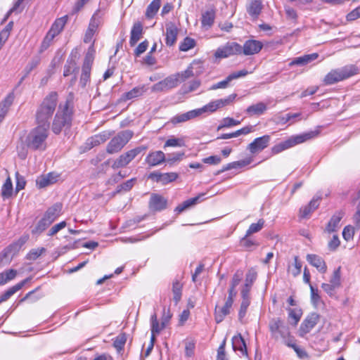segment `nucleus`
Listing matches in <instances>:
<instances>
[{
	"label": "nucleus",
	"mask_w": 360,
	"mask_h": 360,
	"mask_svg": "<svg viewBox=\"0 0 360 360\" xmlns=\"http://www.w3.org/2000/svg\"><path fill=\"white\" fill-rule=\"evenodd\" d=\"M58 103V94L56 92H51L47 95L37 108L36 112V120L38 124L49 127V120L51 118Z\"/></svg>",
	"instance_id": "obj_1"
},
{
	"label": "nucleus",
	"mask_w": 360,
	"mask_h": 360,
	"mask_svg": "<svg viewBox=\"0 0 360 360\" xmlns=\"http://www.w3.org/2000/svg\"><path fill=\"white\" fill-rule=\"evenodd\" d=\"M49 129V127L47 124L44 126L38 124L37 127L30 132L27 137V146L33 150H45Z\"/></svg>",
	"instance_id": "obj_2"
},
{
	"label": "nucleus",
	"mask_w": 360,
	"mask_h": 360,
	"mask_svg": "<svg viewBox=\"0 0 360 360\" xmlns=\"http://www.w3.org/2000/svg\"><path fill=\"white\" fill-rule=\"evenodd\" d=\"M72 122V110L69 107V102L66 101L64 105H60L59 109L56 114L52 130L56 134H59L63 128L70 127Z\"/></svg>",
	"instance_id": "obj_3"
},
{
	"label": "nucleus",
	"mask_w": 360,
	"mask_h": 360,
	"mask_svg": "<svg viewBox=\"0 0 360 360\" xmlns=\"http://www.w3.org/2000/svg\"><path fill=\"white\" fill-rule=\"evenodd\" d=\"M68 20V15H64L55 20L41 44L39 47L40 53L46 50L51 46L53 39L63 32Z\"/></svg>",
	"instance_id": "obj_4"
},
{
	"label": "nucleus",
	"mask_w": 360,
	"mask_h": 360,
	"mask_svg": "<svg viewBox=\"0 0 360 360\" xmlns=\"http://www.w3.org/2000/svg\"><path fill=\"white\" fill-rule=\"evenodd\" d=\"M357 73L358 68L355 65H346L328 72L323 79V83L326 85H331L354 76Z\"/></svg>",
	"instance_id": "obj_5"
},
{
	"label": "nucleus",
	"mask_w": 360,
	"mask_h": 360,
	"mask_svg": "<svg viewBox=\"0 0 360 360\" xmlns=\"http://www.w3.org/2000/svg\"><path fill=\"white\" fill-rule=\"evenodd\" d=\"M314 133L310 132V133H306L304 134L297 135L295 136H292L289 139L274 146L271 148V154L272 155L278 154L285 150H287L291 147L295 146L297 144L302 143L306 141L307 140L311 139L312 137H314Z\"/></svg>",
	"instance_id": "obj_6"
},
{
	"label": "nucleus",
	"mask_w": 360,
	"mask_h": 360,
	"mask_svg": "<svg viewBox=\"0 0 360 360\" xmlns=\"http://www.w3.org/2000/svg\"><path fill=\"white\" fill-rule=\"evenodd\" d=\"M132 136L133 132L129 130H125L118 133L108 143L106 148L107 153L113 154L120 151Z\"/></svg>",
	"instance_id": "obj_7"
},
{
	"label": "nucleus",
	"mask_w": 360,
	"mask_h": 360,
	"mask_svg": "<svg viewBox=\"0 0 360 360\" xmlns=\"http://www.w3.org/2000/svg\"><path fill=\"white\" fill-rule=\"evenodd\" d=\"M269 327L272 337L275 339H285L289 335L288 327L279 318L272 319L269 322Z\"/></svg>",
	"instance_id": "obj_8"
},
{
	"label": "nucleus",
	"mask_w": 360,
	"mask_h": 360,
	"mask_svg": "<svg viewBox=\"0 0 360 360\" xmlns=\"http://www.w3.org/2000/svg\"><path fill=\"white\" fill-rule=\"evenodd\" d=\"M241 53L242 46L237 43L232 42L227 43L225 46L218 48L214 53V56L219 58H224Z\"/></svg>",
	"instance_id": "obj_9"
},
{
	"label": "nucleus",
	"mask_w": 360,
	"mask_h": 360,
	"mask_svg": "<svg viewBox=\"0 0 360 360\" xmlns=\"http://www.w3.org/2000/svg\"><path fill=\"white\" fill-rule=\"evenodd\" d=\"M271 141V136L266 134L256 138L248 146V150L251 154H257L266 148Z\"/></svg>",
	"instance_id": "obj_10"
},
{
	"label": "nucleus",
	"mask_w": 360,
	"mask_h": 360,
	"mask_svg": "<svg viewBox=\"0 0 360 360\" xmlns=\"http://www.w3.org/2000/svg\"><path fill=\"white\" fill-rule=\"evenodd\" d=\"M179 84L178 75H172L153 86L155 91H165L176 87Z\"/></svg>",
	"instance_id": "obj_11"
},
{
	"label": "nucleus",
	"mask_w": 360,
	"mask_h": 360,
	"mask_svg": "<svg viewBox=\"0 0 360 360\" xmlns=\"http://www.w3.org/2000/svg\"><path fill=\"white\" fill-rule=\"evenodd\" d=\"M319 319V316L316 313H312L309 315L300 326V335L304 336L305 334L308 333L316 325Z\"/></svg>",
	"instance_id": "obj_12"
},
{
	"label": "nucleus",
	"mask_w": 360,
	"mask_h": 360,
	"mask_svg": "<svg viewBox=\"0 0 360 360\" xmlns=\"http://www.w3.org/2000/svg\"><path fill=\"white\" fill-rule=\"evenodd\" d=\"M245 7L247 13L253 19H257L263 9L262 0H248Z\"/></svg>",
	"instance_id": "obj_13"
},
{
	"label": "nucleus",
	"mask_w": 360,
	"mask_h": 360,
	"mask_svg": "<svg viewBox=\"0 0 360 360\" xmlns=\"http://www.w3.org/2000/svg\"><path fill=\"white\" fill-rule=\"evenodd\" d=\"M262 44L257 40H248L242 47V53L245 55H253L257 53L262 49Z\"/></svg>",
	"instance_id": "obj_14"
},
{
	"label": "nucleus",
	"mask_w": 360,
	"mask_h": 360,
	"mask_svg": "<svg viewBox=\"0 0 360 360\" xmlns=\"http://www.w3.org/2000/svg\"><path fill=\"white\" fill-rule=\"evenodd\" d=\"M58 179L59 175L58 174L50 172L38 177L36 184L39 188H42L57 182Z\"/></svg>",
	"instance_id": "obj_15"
},
{
	"label": "nucleus",
	"mask_w": 360,
	"mask_h": 360,
	"mask_svg": "<svg viewBox=\"0 0 360 360\" xmlns=\"http://www.w3.org/2000/svg\"><path fill=\"white\" fill-rule=\"evenodd\" d=\"M167 202V201L164 197L158 194H153L150 199L149 206L152 210L160 211L166 208Z\"/></svg>",
	"instance_id": "obj_16"
},
{
	"label": "nucleus",
	"mask_w": 360,
	"mask_h": 360,
	"mask_svg": "<svg viewBox=\"0 0 360 360\" xmlns=\"http://www.w3.org/2000/svg\"><path fill=\"white\" fill-rule=\"evenodd\" d=\"M307 261L317 270L321 273H325L327 266L324 260L320 256L315 254H308L307 255Z\"/></svg>",
	"instance_id": "obj_17"
},
{
	"label": "nucleus",
	"mask_w": 360,
	"mask_h": 360,
	"mask_svg": "<svg viewBox=\"0 0 360 360\" xmlns=\"http://www.w3.org/2000/svg\"><path fill=\"white\" fill-rule=\"evenodd\" d=\"M199 116V112L196 109L190 110L185 113L178 114L172 117L171 122L174 124H180L194 119Z\"/></svg>",
	"instance_id": "obj_18"
},
{
	"label": "nucleus",
	"mask_w": 360,
	"mask_h": 360,
	"mask_svg": "<svg viewBox=\"0 0 360 360\" xmlns=\"http://www.w3.org/2000/svg\"><path fill=\"white\" fill-rule=\"evenodd\" d=\"M165 161V155L160 150L150 153L146 158V163L150 167L157 166Z\"/></svg>",
	"instance_id": "obj_19"
},
{
	"label": "nucleus",
	"mask_w": 360,
	"mask_h": 360,
	"mask_svg": "<svg viewBox=\"0 0 360 360\" xmlns=\"http://www.w3.org/2000/svg\"><path fill=\"white\" fill-rule=\"evenodd\" d=\"M178 34V29L173 23H169L166 26V41L165 43L167 46H173L176 41Z\"/></svg>",
	"instance_id": "obj_20"
},
{
	"label": "nucleus",
	"mask_w": 360,
	"mask_h": 360,
	"mask_svg": "<svg viewBox=\"0 0 360 360\" xmlns=\"http://www.w3.org/2000/svg\"><path fill=\"white\" fill-rule=\"evenodd\" d=\"M232 346L233 350H238L243 356L248 355L247 346L242 335L238 333L232 338Z\"/></svg>",
	"instance_id": "obj_21"
},
{
	"label": "nucleus",
	"mask_w": 360,
	"mask_h": 360,
	"mask_svg": "<svg viewBox=\"0 0 360 360\" xmlns=\"http://www.w3.org/2000/svg\"><path fill=\"white\" fill-rule=\"evenodd\" d=\"M319 57V54L316 53H313L311 54L304 55L300 57H297L294 58L290 63V66L293 65H305L311 61L316 60Z\"/></svg>",
	"instance_id": "obj_22"
},
{
	"label": "nucleus",
	"mask_w": 360,
	"mask_h": 360,
	"mask_svg": "<svg viewBox=\"0 0 360 360\" xmlns=\"http://www.w3.org/2000/svg\"><path fill=\"white\" fill-rule=\"evenodd\" d=\"M61 210L62 205L60 203L54 204L46 210L44 217L52 224L60 216Z\"/></svg>",
	"instance_id": "obj_23"
},
{
	"label": "nucleus",
	"mask_w": 360,
	"mask_h": 360,
	"mask_svg": "<svg viewBox=\"0 0 360 360\" xmlns=\"http://www.w3.org/2000/svg\"><path fill=\"white\" fill-rule=\"evenodd\" d=\"M142 33V24L139 22L134 23L131 30V35L129 39V44L131 46H134L141 39Z\"/></svg>",
	"instance_id": "obj_24"
},
{
	"label": "nucleus",
	"mask_w": 360,
	"mask_h": 360,
	"mask_svg": "<svg viewBox=\"0 0 360 360\" xmlns=\"http://www.w3.org/2000/svg\"><path fill=\"white\" fill-rule=\"evenodd\" d=\"M215 19V11L212 8L202 14L201 24L205 30L210 29L214 24Z\"/></svg>",
	"instance_id": "obj_25"
},
{
	"label": "nucleus",
	"mask_w": 360,
	"mask_h": 360,
	"mask_svg": "<svg viewBox=\"0 0 360 360\" xmlns=\"http://www.w3.org/2000/svg\"><path fill=\"white\" fill-rule=\"evenodd\" d=\"M343 215L344 213L342 211L335 212L328 223L326 231L329 233L336 231L339 228V224Z\"/></svg>",
	"instance_id": "obj_26"
},
{
	"label": "nucleus",
	"mask_w": 360,
	"mask_h": 360,
	"mask_svg": "<svg viewBox=\"0 0 360 360\" xmlns=\"http://www.w3.org/2000/svg\"><path fill=\"white\" fill-rule=\"evenodd\" d=\"M28 279H25L20 283H17L16 285L12 286L9 289H8L3 295L0 297V303L6 301L8 300L13 295H14L17 291L20 290L22 286L27 282Z\"/></svg>",
	"instance_id": "obj_27"
},
{
	"label": "nucleus",
	"mask_w": 360,
	"mask_h": 360,
	"mask_svg": "<svg viewBox=\"0 0 360 360\" xmlns=\"http://www.w3.org/2000/svg\"><path fill=\"white\" fill-rule=\"evenodd\" d=\"M267 110L266 105L263 102L250 105L246 109V112L250 115H261Z\"/></svg>",
	"instance_id": "obj_28"
},
{
	"label": "nucleus",
	"mask_w": 360,
	"mask_h": 360,
	"mask_svg": "<svg viewBox=\"0 0 360 360\" xmlns=\"http://www.w3.org/2000/svg\"><path fill=\"white\" fill-rule=\"evenodd\" d=\"M146 91L145 87L143 86H136L133 88L128 92L124 93L122 97L121 100L123 101H126L128 100H131L132 98H137L143 95V94Z\"/></svg>",
	"instance_id": "obj_29"
},
{
	"label": "nucleus",
	"mask_w": 360,
	"mask_h": 360,
	"mask_svg": "<svg viewBox=\"0 0 360 360\" xmlns=\"http://www.w3.org/2000/svg\"><path fill=\"white\" fill-rule=\"evenodd\" d=\"M13 101V96L12 95L7 96L4 101L0 103V123L6 116L10 106Z\"/></svg>",
	"instance_id": "obj_30"
},
{
	"label": "nucleus",
	"mask_w": 360,
	"mask_h": 360,
	"mask_svg": "<svg viewBox=\"0 0 360 360\" xmlns=\"http://www.w3.org/2000/svg\"><path fill=\"white\" fill-rule=\"evenodd\" d=\"M231 307L224 304L222 307H215L214 310V319L217 323H221L225 318L226 316L230 314V309Z\"/></svg>",
	"instance_id": "obj_31"
},
{
	"label": "nucleus",
	"mask_w": 360,
	"mask_h": 360,
	"mask_svg": "<svg viewBox=\"0 0 360 360\" xmlns=\"http://www.w3.org/2000/svg\"><path fill=\"white\" fill-rule=\"evenodd\" d=\"M202 195H203V194L185 200L184 202H183L181 204L179 205L176 207L175 212H176L178 214H179V213L184 212V210H186V209H188L189 207L196 205L197 202H198L200 198Z\"/></svg>",
	"instance_id": "obj_32"
},
{
	"label": "nucleus",
	"mask_w": 360,
	"mask_h": 360,
	"mask_svg": "<svg viewBox=\"0 0 360 360\" xmlns=\"http://www.w3.org/2000/svg\"><path fill=\"white\" fill-rule=\"evenodd\" d=\"M13 193V184L10 176H8L1 187V196L4 199L9 198Z\"/></svg>",
	"instance_id": "obj_33"
},
{
	"label": "nucleus",
	"mask_w": 360,
	"mask_h": 360,
	"mask_svg": "<svg viewBox=\"0 0 360 360\" xmlns=\"http://www.w3.org/2000/svg\"><path fill=\"white\" fill-rule=\"evenodd\" d=\"M161 5L160 0H153L147 7L146 16L152 18L158 11Z\"/></svg>",
	"instance_id": "obj_34"
},
{
	"label": "nucleus",
	"mask_w": 360,
	"mask_h": 360,
	"mask_svg": "<svg viewBox=\"0 0 360 360\" xmlns=\"http://www.w3.org/2000/svg\"><path fill=\"white\" fill-rule=\"evenodd\" d=\"M220 106L217 100L213 101L204 105L201 108L196 109L199 112V116L204 112H214L217 109H219Z\"/></svg>",
	"instance_id": "obj_35"
},
{
	"label": "nucleus",
	"mask_w": 360,
	"mask_h": 360,
	"mask_svg": "<svg viewBox=\"0 0 360 360\" xmlns=\"http://www.w3.org/2000/svg\"><path fill=\"white\" fill-rule=\"evenodd\" d=\"M96 53V50L94 49V41L92 42L91 45L89 47L88 51L86 53L83 65L91 68L94 60V55Z\"/></svg>",
	"instance_id": "obj_36"
},
{
	"label": "nucleus",
	"mask_w": 360,
	"mask_h": 360,
	"mask_svg": "<svg viewBox=\"0 0 360 360\" xmlns=\"http://www.w3.org/2000/svg\"><path fill=\"white\" fill-rule=\"evenodd\" d=\"M51 224L50 223V221L46 219L44 217H42L41 219H40L35 227L32 230V233L33 234H40L42 233L44 230L46 229L47 227H49Z\"/></svg>",
	"instance_id": "obj_37"
},
{
	"label": "nucleus",
	"mask_w": 360,
	"mask_h": 360,
	"mask_svg": "<svg viewBox=\"0 0 360 360\" xmlns=\"http://www.w3.org/2000/svg\"><path fill=\"white\" fill-rule=\"evenodd\" d=\"M151 333H160L165 326L162 323H159L157 314L155 313L150 316Z\"/></svg>",
	"instance_id": "obj_38"
},
{
	"label": "nucleus",
	"mask_w": 360,
	"mask_h": 360,
	"mask_svg": "<svg viewBox=\"0 0 360 360\" xmlns=\"http://www.w3.org/2000/svg\"><path fill=\"white\" fill-rule=\"evenodd\" d=\"M240 124V121L234 120L232 117H225L221 120V124L217 127V131H219L223 128H229L233 126H237Z\"/></svg>",
	"instance_id": "obj_39"
},
{
	"label": "nucleus",
	"mask_w": 360,
	"mask_h": 360,
	"mask_svg": "<svg viewBox=\"0 0 360 360\" xmlns=\"http://www.w3.org/2000/svg\"><path fill=\"white\" fill-rule=\"evenodd\" d=\"M264 224V220L263 219H259L257 223L252 224L246 231V236H250L255 233L259 232L263 228Z\"/></svg>",
	"instance_id": "obj_40"
},
{
	"label": "nucleus",
	"mask_w": 360,
	"mask_h": 360,
	"mask_svg": "<svg viewBox=\"0 0 360 360\" xmlns=\"http://www.w3.org/2000/svg\"><path fill=\"white\" fill-rule=\"evenodd\" d=\"M91 70V68L82 65L80 84L83 87H84L90 80Z\"/></svg>",
	"instance_id": "obj_41"
},
{
	"label": "nucleus",
	"mask_w": 360,
	"mask_h": 360,
	"mask_svg": "<svg viewBox=\"0 0 360 360\" xmlns=\"http://www.w3.org/2000/svg\"><path fill=\"white\" fill-rule=\"evenodd\" d=\"M129 162H130L129 160L127 158L126 155L124 153H123L122 155H121L118 158H117L114 161V162L112 165V167L114 169H118L120 167H124L127 166Z\"/></svg>",
	"instance_id": "obj_42"
},
{
	"label": "nucleus",
	"mask_w": 360,
	"mask_h": 360,
	"mask_svg": "<svg viewBox=\"0 0 360 360\" xmlns=\"http://www.w3.org/2000/svg\"><path fill=\"white\" fill-rule=\"evenodd\" d=\"M106 139L107 137L105 134L95 135L94 136H92L87 140V144L89 145L91 148H92L105 142Z\"/></svg>",
	"instance_id": "obj_43"
},
{
	"label": "nucleus",
	"mask_w": 360,
	"mask_h": 360,
	"mask_svg": "<svg viewBox=\"0 0 360 360\" xmlns=\"http://www.w3.org/2000/svg\"><path fill=\"white\" fill-rule=\"evenodd\" d=\"M193 65H191L185 71L175 74V75H178L179 83L184 82L190 77H193L195 74L193 71Z\"/></svg>",
	"instance_id": "obj_44"
},
{
	"label": "nucleus",
	"mask_w": 360,
	"mask_h": 360,
	"mask_svg": "<svg viewBox=\"0 0 360 360\" xmlns=\"http://www.w3.org/2000/svg\"><path fill=\"white\" fill-rule=\"evenodd\" d=\"M185 146V141L183 138H170L168 139L165 147H183Z\"/></svg>",
	"instance_id": "obj_45"
},
{
	"label": "nucleus",
	"mask_w": 360,
	"mask_h": 360,
	"mask_svg": "<svg viewBox=\"0 0 360 360\" xmlns=\"http://www.w3.org/2000/svg\"><path fill=\"white\" fill-rule=\"evenodd\" d=\"M126 341V335L124 333H121L115 338L113 346L117 349V351H121L124 348Z\"/></svg>",
	"instance_id": "obj_46"
},
{
	"label": "nucleus",
	"mask_w": 360,
	"mask_h": 360,
	"mask_svg": "<svg viewBox=\"0 0 360 360\" xmlns=\"http://www.w3.org/2000/svg\"><path fill=\"white\" fill-rule=\"evenodd\" d=\"M182 285L179 281L173 283L172 292L174 294V300L177 304L181 298Z\"/></svg>",
	"instance_id": "obj_47"
},
{
	"label": "nucleus",
	"mask_w": 360,
	"mask_h": 360,
	"mask_svg": "<svg viewBox=\"0 0 360 360\" xmlns=\"http://www.w3.org/2000/svg\"><path fill=\"white\" fill-rule=\"evenodd\" d=\"M195 46V41L193 39L186 37L179 46V49L182 51H187Z\"/></svg>",
	"instance_id": "obj_48"
},
{
	"label": "nucleus",
	"mask_w": 360,
	"mask_h": 360,
	"mask_svg": "<svg viewBox=\"0 0 360 360\" xmlns=\"http://www.w3.org/2000/svg\"><path fill=\"white\" fill-rule=\"evenodd\" d=\"M178 177V174L175 172H169V173H162V176H160V183L165 185L170 182L175 181Z\"/></svg>",
	"instance_id": "obj_49"
},
{
	"label": "nucleus",
	"mask_w": 360,
	"mask_h": 360,
	"mask_svg": "<svg viewBox=\"0 0 360 360\" xmlns=\"http://www.w3.org/2000/svg\"><path fill=\"white\" fill-rule=\"evenodd\" d=\"M101 24V20L97 16L96 13L94 14L91 17L87 30L96 33L97 29Z\"/></svg>",
	"instance_id": "obj_50"
},
{
	"label": "nucleus",
	"mask_w": 360,
	"mask_h": 360,
	"mask_svg": "<svg viewBox=\"0 0 360 360\" xmlns=\"http://www.w3.org/2000/svg\"><path fill=\"white\" fill-rule=\"evenodd\" d=\"M294 266L293 267H288V271H290L293 276H298L301 272L302 263L299 261L297 256L294 257Z\"/></svg>",
	"instance_id": "obj_51"
},
{
	"label": "nucleus",
	"mask_w": 360,
	"mask_h": 360,
	"mask_svg": "<svg viewBox=\"0 0 360 360\" xmlns=\"http://www.w3.org/2000/svg\"><path fill=\"white\" fill-rule=\"evenodd\" d=\"M146 149V147L144 146H140L135 148L134 149H131L130 150H128L127 152L124 153L127 158L131 162L132 160H134L139 154H140L141 152L144 151Z\"/></svg>",
	"instance_id": "obj_52"
},
{
	"label": "nucleus",
	"mask_w": 360,
	"mask_h": 360,
	"mask_svg": "<svg viewBox=\"0 0 360 360\" xmlns=\"http://www.w3.org/2000/svg\"><path fill=\"white\" fill-rule=\"evenodd\" d=\"M44 248H40L31 250L27 255V259L29 260H36L39 258L43 252H45Z\"/></svg>",
	"instance_id": "obj_53"
},
{
	"label": "nucleus",
	"mask_w": 360,
	"mask_h": 360,
	"mask_svg": "<svg viewBox=\"0 0 360 360\" xmlns=\"http://www.w3.org/2000/svg\"><path fill=\"white\" fill-rule=\"evenodd\" d=\"M249 236L246 235L240 240V245L248 250H252V248L258 245V243L254 240L248 238Z\"/></svg>",
	"instance_id": "obj_54"
},
{
	"label": "nucleus",
	"mask_w": 360,
	"mask_h": 360,
	"mask_svg": "<svg viewBox=\"0 0 360 360\" xmlns=\"http://www.w3.org/2000/svg\"><path fill=\"white\" fill-rule=\"evenodd\" d=\"M250 303V302L249 298H245L243 300L238 313V319L240 321H242V319L245 317Z\"/></svg>",
	"instance_id": "obj_55"
},
{
	"label": "nucleus",
	"mask_w": 360,
	"mask_h": 360,
	"mask_svg": "<svg viewBox=\"0 0 360 360\" xmlns=\"http://www.w3.org/2000/svg\"><path fill=\"white\" fill-rule=\"evenodd\" d=\"M257 274L255 270L253 269H250L245 277V286L246 287H251L254 281L257 278Z\"/></svg>",
	"instance_id": "obj_56"
},
{
	"label": "nucleus",
	"mask_w": 360,
	"mask_h": 360,
	"mask_svg": "<svg viewBox=\"0 0 360 360\" xmlns=\"http://www.w3.org/2000/svg\"><path fill=\"white\" fill-rule=\"evenodd\" d=\"M243 277L242 271H236L232 278V281L231 283V286L229 290H232V292H236L235 290L236 287L240 283Z\"/></svg>",
	"instance_id": "obj_57"
},
{
	"label": "nucleus",
	"mask_w": 360,
	"mask_h": 360,
	"mask_svg": "<svg viewBox=\"0 0 360 360\" xmlns=\"http://www.w3.org/2000/svg\"><path fill=\"white\" fill-rule=\"evenodd\" d=\"M289 318L293 320V324L297 325L300 321L302 316V311L300 309H289Z\"/></svg>",
	"instance_id": "obj_58"
},
{
	"label": "nucleus",
	"mask_w": 360,
	"mask_h": 360,
	"mask_svg": "<svg viewBox=\"0 0 360 360\" xmlns=\"http://www.w3.org/2000/svg\"><path fill=\"white\" fill-rule=\"evenodd\" d=\"M354 235V228L350 225L346 226L342 231V237L343 238L349 241L352 240Z\"/></svg>",
	"instance_id": "obj_59"
},
{
	"label": "nucleus",
	"mask_w": 360,
	"mask_h": 360,
	"mask_svg": "<svg viewBox=\"0 0 360 360\" xmlns=\"http://www.w3.org/2000/svg\"><path fill=\"white\" fill-rule=\"evenodd\" d=\"M136 179H131L122 184H120L117 188V193L124 191H129L134 186Z\"/></svg>",
	"instance_id": "obj_60"
},
{
	"label": "nucleus",
	"mask_w": 360,
	"mask_h": 360,
	"mask_svg": "<svg viewBox=\"0 0 360 360\" xmlns=\"http://www.w3.org/2000/svg\"><path fill=\"white\" fill-rule=\"evenodd\" d=\"M236 96L237 95L236 94H233L225 98L217 99L220 108L232 103L235 100Z\"/></svg>",
	"instance_id": "obj_61"
},
{
	"label": "nucleus",
	"mask_w": 360,
	"mask_h": 360,
	"mask_svg": "<svg viewBox=\"0 0 360 360\" xmlns=\"http://www.w3.org/2000/svg\"><path fill=\"white\" fill-rule=\"evenodd\" d=\"M330 285L338 288L340 285V269L335 270L333 272V275L332 278L330 280Z\"/></svg>",
	"instance_id": "obj_62"
},
{
	"label": "nucleus",
	"mask_w": 360,
	"mask_h": 360,
	"mask_svg": "<svg viewBox=\"0 0 360 360\" xmlns=\"http://www.w3.org/2000/svg\"><path fill=\"white\" fill-rule=\"evenodd\" d=\"M172 316V314L170 311L169 309H166L164 307L163 309V313L161 318V323H162L163 326H167V325L169 323L171 318Z\"/></svg>",
	"instance_id": "obj_63"
},
{
	"label": "nucleus",
	"mask_w": 360,
	"mask_h": 360,
	"mask_svg": "<svg viewBox=\"0 0 360 360\" xmlns=\"http://www.w3.org/2000/svg\"><path fill=\"white\" fill-rule=\"evenodd\" d=\"M226 340H224L217 349V360H228L225 352Z\"/></svg>",
	"instance_id": "obj_64"
}]
</instances>
